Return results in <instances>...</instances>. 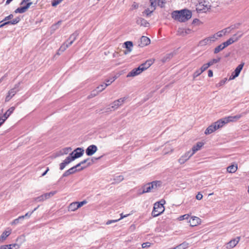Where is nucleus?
<instances>
[{"label": "nucleus", "mask_w": 249, "mask_h": 249, "mask_svg": "<svg viewBox=\"0 0 249 249\" xmlns=\"http://www.w3.org/2000/svg\"><path fill=\"white\" fill-rule=\"evenodd\" d=\"M164 203H165V201L161 200L154 204L153 210L152 212V215L153 217L158 216L163 212L164 211L163 206Z\"/></svg>", "instance_id": "nucleus-1"}, {"label": "nucleus", "mask_w": 249, "mask_h": 249, "mask_svg": "<svg viewBox=\"0 0 249 249\" xmlns=\"http://www.w3.org/2000/svg\"><path fill=\"white\" fill-rule=\"evenodd\" d=\"M161 185V182L160 181H153L151 182L146 183L143 185L142 189V193H149L151 191L152 189H156L158 186Z\"/></svg>", "instance_id": "nucleus-2"}, {"label": "nucleus", "mask_w": 249, "mask_h": 249, "mask_svg": "<svg viewBox=\"0 0 249 249\" xmlns=\"http://www.w3.org/2000/svg\"><path fill=\"white\" fill-rule=\"evenodd\" d=\"M102 157H103V156H100V157H99L98 158H93L92 159V160H92L91 162H88L87 166L81 167L79 169H74V168L73 167L71 168H70L69 169H68V170L66 171L63 173V174L62 175V177H67V176H69V175H70L71 174L75 173L77 171H81V170H83L84 169H85L87 167H88V166L91 165L92 164V163L94 162V161H93L94 160H100Z\"/></svg>", "instance_id": "nucleus-3"}, {"label": "nucleus", "mask_w": 249, "mask_h": 249, "mask_svg": "<svg viewBox=\"0 0 249 249\" xmlns=\"http://www.w3.org/2000/svg\"><path fill=\"white\" fill-rule=\"evenodd\" d=\"M246 114V112H242L240 114H237L235 116H229L228 117H226L223 118L221 119V123H222L223 125H224L225 124H228L229 122H236L241 117L244 116Z\"/></svg>", "instance_id": "nucleus-4"}, {"label": "nucleus", "mask_w": 249, "mask_h": 249, "mask_svg": "<svg viewBox=\"0 0 249 249\" xmlns=\"http://www.w3.org/2000/svg\"><path fill=\"white\" fill-rule=\"evenodd\" d=\"M223 126L221 123V119L218 120L217 121L213 123L211 125L209 126L205 131V134L209 135L214 132L217 129L221 128Z\"/></svg>", "instance_id": "nucleus-5"}, {"label": "nucleus", "mask_w": 249, "mask_h": 249, "mask_svg": "<svg viewBox=\"0 0 249 249\" xmlns=\"http://www.w3.org/2000/svg\"><path fill=\"white\" fill-rule=\"evenodd\" d=\"M196 6V10L198 13H205L211 8L209 2L205 0L199 2Z\"/></svg>", "instance_id": "nucleus-6"}, {"label": "nucleus", "mask_w": 249, "mask_h": 249, "mask_svg": "<svg viewBox=\"0 0 249 249\" xmlns=\"http://www.w3.org/2000/svg\"><path fill=\"white\" fill-rule=\"evenodd\" d=\"M20 83L16 84L14 87L11 89L8 92L7 95L5 97V102H9L11 99L20 90L19 86Z\"/></svg>", "instance_id": "nucleus-7"}, {"label": "nucleus", "mask_w": 249, "mask_h": 249, "mask_svg": "<svg viewBox=\"0 0 249 249\" xmlns=\"http://www.w3.org/2000/svg\"><path fill=\"white\" fill-rule=\"evenodd\" d=\"M216 39H217V38L216 37V35H213L200 40L199 42L198 45L200 46H204L208 44H211L212 43L214 42Z\"/></svg>", "instance_id": "nucleus-8"}, {"label": "nucleus", "mask_w": 249, "mask_h": 249, "mask_svg": "<svg viewBox=\"0 0 249 249\" xmlns=\"http://www.w3.org/2000/svg\"><path fill=\"white\" fill-rule=\"evenodd\" d=\"M179 11L180 12L181 17L183 19V22L188 20L192 16V13L191 11L187 9H182L181 10H179Z\"/></svg>", "instance_id": "nucleus-9"}, {"label": "nucleus", "mask_w": 249, "mask_h": 249, "mask_svg": "<svg viewBox=\"0 0 249 249\" xmlns=\"http://www.w3.org/2000/svg\"><path fill=\"white\" fill-rule=\"evenodd\" d=\"M56 192H51L50 193H45L43 195H42L38 197H35L34 198V200L36 202H41L49 198H50L51 196H53L54 194H55Z\"/></svg>", "instance_id": "nucleus-10"}, {"label": "nucleus", "mask_w": 249, "mask_h": 249, "mask_svg": "<svg viewBox=\"0 0 249 249\" xmlns=\"http://www.w3.org/2000/svg\"><path fill=\"white\" fill-rule=\"evenodd\" d=\"M244 65V63H242L239 64L235 69L234 71L231 73V76L229 78V80H232L237 77L240 74L243 67Z\"/></svg>", "instance_id": "nucleus-11"}, {"label": "nucleus", "mask_w": 249, "mask_h": 249, "mask_svg": "<svg viewBox=\"0 0 249 249\" xmlns=\"http://www.w3.org/2000/svg\"><path fill=\"white\" fill-rule=\"evenodd\" d=\"M26 4L22 7H20L16 9L15 11V13H25L31 6L33 2L31 1H28L25 3Z\"/></svg>", "instance_id": "nucleus-12"}, {"label": "nucleus", "mask_w": 249, "mask_h": 249, "mask_svg": "<svg viewBox=\"0 0 249 249\" xmlns=\"http://www.w3.org/2000/svg\"><path fill=\"white\" fill-rule=\"evenodd\" d=\"M84 150L83 148L78 147L73 152L70 153V156H72L74 159L81 157L84 154Z\"/></svg>", "instance_id": "nucleus-13"}, {"label": "nucleus", "mask_w": 249, "mask_h": 249, "mask_svg": "<svg viewBox=\"0 0 249 249\" xmlns=\"http://www.w3.org/2000/svg\"><path fill=\"white\" fill-rule=\"evenodd\" d=\"M126 99L127 98L124 97L114 101L112 104V105L111 108H113L114 110L118 108L124 104Z\"/></svg>", "instance_id": "nucleus-14"}, {"label": "nucleus", "mask_w": 249, "mask_h": 249, "mask_svg": "<svg viewBox=\"0 0 249 249\" xmlns=\"http://www.w3.org/2000/svg\"><path fill=\"white\" fill-rule=\"evenodd\" d=\"M154 61V59H152L147 60L144 63L140 65L139 67H140V69H141L143 71L149 68L153 64Z\"/></svg>", "instance_id": "nucleus-15"}, {"label": "nucleus", "mask_w": 249, "mask_h": 249, "mask_svg": "<svg viewBox=\"0 0 249 249\" xmlns=\"http://www.w3.org/2000/svg\"><path fill=\"white\" fill-rule=\"evenodd\" d=\"M97 147L95 145H90L86 150V155L88 156H92L97 151Z\"/></svg>", "instance_id": "nucleus-16"}, {"label": "nucleus", "mask_w": 249, "mask_h": 249, "mask_svg": "<svg viewBox=\"0 0 249 249\" xmlns=\"http://www.w3.org/2000/svg\"><path fill=\"white\" fill-rule=\"evenodd\" d=\"M240 239V237L238 236L236 238L231 240L229 241L227 245V249H231L234 247L238 243Z\"/></svg>", "instance_id": "nucleus-17"}, {"label": "nucleus", "mask_w": 249, "mask_h": 249, "mask_svg": "<svg viewBox=\"0 0 249 249\" xmlns=\"http://www.w3.org/2000/svg\"><path fill=\"white\" fill-rule=\"evenodd\" d=\"M193 155V154H192V153H191L190 151L186 153L183 156H181L178 159V162L181 164L184 163Z\"/></svg>", "instance_id": "nucleus-18"}, {"label": "nucleus", "mask_w": 249, "mask_h": 249, "mask_svg": "<svg viewBox=\"0 0 249 249\" xmlns=\"http://www.w3.org/2000/svg\"><path fill=\"white\" fill-rule=\"evenodd\" d=\"M189 222L191 226L194 227L200 224L201 219L198 217L192 216L190 218Z\"/></svg>", "instance_id": "nucleus-19"}, {"label": "nucleus", "mask_w": 249, "mask_h": 249, "mask_svg": "<svg viewBox=\"0 0 249 249\" xmlns=\"http://www.w3.org/2000/svg\"><path fill=\"white\" fill-rule=\"evenodd\" d=\"M172 18L176 20L183 22L179 10L174 11L171 14Z\"/></svg>", "instance_id": "nucleus-20"}, {"label": "nucleus", "mask_w": 249, "mask_h": 249, "mask_svg": "<svg viewBox=\"0 0 249 249\" xmlns=\"http://www.w3.org/2000/svg\"><path fill=\"white\" fill-rule=\"evenodd\" d=\"M142 72V71L139 66L138 68H135L133 69L131 71H130L127 75V77H134L138 74H140Z\"/></svg>", "instance_id": "nucleus-21"}, {"label": "nucleus", "mask_w": 249, "mask_h": 249, "mask_svg": "<svg viewBox=\"0 0 249 249\" xmlns=\"http://www.w3.org/2000/svg\"><path fill=\"white\" fill-rule=\"evenodd\" d=\"M79 33L77 31H76L72 34H71L69 37V38L66 41L68 42V45H70L71 46L73 43V42L76 39Z\"/></svg>", "instance_id": "nucleus-22"}, {"label": "nucleus", "mask_w": 249, "mask_h": 249, "mask_svg": "<svg viewBox=\"0 0 249 249\" xmlns=\"http://www.w3.org/2000/svg\"><path fill=\"white\" fill-rule=\"evenodd\" d=\"M124 45L125 48L126 49V50H125L124 52V53L125 54H127L128 53H130L132 51V48L133 47V42L132 41H127L124 43Z\"/></svg>", "instance_id": "nucleus-23"}, {"label": "nucleus", "mask_w": 249, "mask_h": 249, "mask_svg": "<svg viewBox=\"0 0 249 249\" xmlns=\"http://www.w3.org/2000/svg\"><path fill=\"white\" fill-rule=\"evenodd\" d=\"M140 42L141 44L139 45L141 47H144L150 43V40L145 36H142L141 38Z\"/></svg>", "instance_id": "nucleus-24"}, {"label": "nucleus", "mask_w": 249, "mask_h": 249, "mask_svg": "<svg viewBox=\"0 0 249 249\" xmlns=\"http://www.w3.org/2000/svg\"><path fill=\"white\" fill-rule=\"evenodd\" d=\"M136 23L138 25L143 27H147L149 24L145 19L142 18H138L136 20Z\"/></svg>", "instance_id": "nucleus-25"}, {"label": "nucleus", "mask_w": 249, "mask_h": 249, "mask_svg": "<svg viewBox=\"0 0 249 249\" xmlns=\"http://www.w3.org/2000/svg\"><path fill=\"white\" fill-rule=\"evenodd\" d=\"M204 143L202 142H198L197 143L194 145L192 147V154L194 155L196 151L200 150V148L203 146Z\"/></svg>", "instance_id": "nucleus-26"}, {"label": "nucleus", "mask_w": 249, "mask_h": 249, "mask_svg": "<svg viewBox=\"0 0 249 249\" xmlns=\"http://www.w3.org/2000/svg\"><path fill=\"white\" fill-rule=\"evenodd\" d=\"M11 231H5L0 236V242H2L6 240V238L11 234Z\"/></svg>", "instance_id": "nucleus-27"}, {"label": "nucleus", "mask_w": 249, "mask_h": 249, "mask_svg": "<svg viewBox=\"0 0 249 249\" xmlns=\"http://www.w3.org/2000/svg\"><path fill=\"white\" fill-rule=\"evenodd\" d=\"M15 107H11L8 109L6 112L3 115L2 118L5 119V120L10 116V115L13 112Z\"/></svg>", "instance_id": "nucleus-28"}, {"label": "nucleus", "mask_w": 249, "mask_h": 249, "mask_svg": "<svg viewBox=\"0 0 249 249\" xmlns=\"http://www.w3.org/2000/svg\"><path fill=\"white\" fill-rule=\"evenodd\" d=\"M77 206V202H73L71 203L68 207V211L73 212L78 209L79 208Z\"/></svg>", "instance_id": "nucleus-29"}, {"label": "nucleus", "mask_w": 249, "mask_h": 249, "mask_svg": "<svg viewBox=\"0 0 249 249\" xmlns=\"http://www.w3.org/2000/svg\"><path fill=\"white\" fill-rule=\"evenodd\" d=\"M69 46H70V45H68V43L67 41H66L65 42H64L61 46L59 48L57 53V54L58 55H59L60 54V53H59V52H63L64 51H65L67 48H68Z\"/></svg>", "instance_id": "nucleus-30"}, {"label": "nucleus", "mask_w": 249, "mask_h": 249, "mask_svg": "<svg viewBox=\"0 0 249 249\" xmlns=\"http://www.w3.org/2000/svg\"><path fill=\"white\" fill-rule=\"evenodd\" d=\"M188 245L189 244L188 243L184 242L174 248V249H186L188 247Z\"/></svg>", "instance_id": "nucleus-31"}, {"label": "nucleus", "mask_w": 249, "mask_h": 249, "mask_svg": "<svg viewBox=\"0 0 249 249\" xmlns=\"http://www.w3.org/2000/svg\"><path fill=\"white\" fill-rule=\"evenodd\" d=\"M237 169V166L233 165L228 166L227 168V172L229 173H233L236 171Z\"/></svg>", "instance_id": "nucleus-32"}, {"label": "nucleus", "mask_w": 249, "mask_h": 249, "mask_svg": "<svg viewBox=\"0 0 249 249\" xmlns=\"http://www.w3.org/2000/svg\"><path fill=\"white\" fill-rule=\"evenodd\" d=\"M234 42H236V39H232V38H229L226 41L223 42L222 44L223 45V47L226 48L229 45L232 44Z\"/></svg>", "instance_id": "nucleus-33"}, {"label": "nucleus", "mask_w": 249, "mask_h": 249, "mask_svg": "<svg viewBox=\"0 0 249 249\" xmlns=\"http://www.w3.org/2000/svg\"><path fill=\"white\" fill-rule=\"evenodd\" d=\"M20 20V18L19 17H17L15 19L10 20V21H7V23L8 24H12V25H15L18 23L19 21Z\"/></svg>", "instance_id": "nucleus-34"}, {"label": "nucleus", "mask_w": 249, "mask_h": 249, "mask_svg": "<svg viewBox=\"0 0 249 249\" xmlns=\"http://www.w3.org/2000/svg\"><path fill=\"white\" fill-rule=\"evenodd\" d=\"M109 85V84H103L99 86L96 88V89L98 91V92H100L103 91L105 88Z\"/></svg>", "instance_id": "nucleus-35"}, {"label": "nucleus", "mask_w": 249, "mask_h": 249, "mask_svg": "<svg viewBox=\"0 0 249 249\" xmlns=\"http://www.w3.org/2000/svg\"><path fill=\"white\" fill-rule=\"evenodd\" d=\"M225 48L223 47V44H221L219 45H218L217 47H216L213 51V53L214 54H216L218 53L221 51L223 50Z\"/></svg>", "instance_id": "nucleus-36"}, {"label": "nucleus", "mask_w": 249, "mask_h": 249, "mask_svg": "<svg viewBox=\"0 0 249 249\" xmlns=\"http://www.w3.org/2000/svg\"><path fill=\"white\" fill-rule=\"evenodd\" d=\"M221 60L220 57H218L217 58H214L210 60L208 64L210 66L213 65L214 64L219 62Z\"/></svg>", "instance_id": "nucleus-37"}, {"label": "nucleus", "mask_w": 249, "mask_h": 249, "mask_svg": "<svg viewBox=\"0 0 249 249\" xmlns=\"http://www.w3.org/2000/svg\"><path fill=\"white\" fill-rule=\"evenodd\" d=\"M242 36V33L240 31H238L236 34L233 35L232 37L230 38H232V39H236V41H237Z\"/></svg>", "instance_id": "nucleus-38"}, {"label": "nucleus", "mask_w": 249, "mask_h": 249, "mask_svg": "<svg viewBox=\"0 0 249 249\" xmlns=\"http://www.w3.org/2000/svg\"><path fill=\"white\" fill-rule=\"evenodd\" d=\"M123 179H124V177L122 175L116 176L114 178V183H119L121 181H122Z\"/></svg>", "instance_id": "nucleus-39"}, {"label": "nucleus", "mask_w": 249, "mask_h": 249, "mask_svg": "<svg viewBox=\"0 0 249 249\" xmlns=\"http://www.w3.org/2000/svg\"><path fill=\"white\" fill-rule=\"evenodd\" d=\"M61 22H62V21L59 20L57 23L52 25L51 27V30L53 31H55L56 29H57L58 28L59 26L61 25Z\"/></svg>", "instance_id": "nucleus-40"}, {"label": "nucleus", "mask_w": 249, "mask_h": 249, "mask_svg": "<svg viewBox=\"0 0 249 249\" xmlns=\"http://www.w3.org/2000/svg\"><path fill=\"white\" fill-rule=\"evenodd\" d=\"M24 219V216H19L18 218L17 219H15V220H14L12 222V225H17L19 223V221L20 220H22Z\"/></svg>", "instance_id": "nucleus-41"}, {"label": "nucleus", "mask_w": 249, "mask_h": 249, "mask_svg": "<svg viewBox=\"0 0 249 249\" xmlns=\"http://www.w3.org/2000/svg\"><path fill=\"white\" fill-rule=\"evenodd\" d=\"M99 93V92H98V91L96 89H95V90H93V91H91V93L89 96V98H92V97L96 96Z\"/></svg>", "instance_id": "nucleus-42"}, {"label": "nucleus", "mask_w": 249, "mask_h": 249, "mask_svg": "<svg viewBox=\"0 0 249 249\" xmlns=\"http://www.w3.org/2000/svg\"><path fill=\"white\" fill-rule=\"evenodd\" d=\"M209 67H210V66L209 65L208 63L204 64V65H203V66L201 67V68L200 69V72H203L205 70H206Z\"/></svg>", "instance_id": "nucleus-43"}, {"label": "nucleus", "mask_w": 249, "mask_h": 249, "mask_svg": "<svg viewBox=\"0 0 249 249\" xmlns=\"http://www.w3.org/2000/svg\"><path fill=\"white\" fill-rule=\"evenodd\" d=\"M190 217V215L189 214H185L183 215H181L178 217L179 220H183L185 219H188Z\"/></svg>", "instance_id": "nucleus-44"}, {"label": "nucleus", "mask_w": 249, "mask_h": 249, "mask_svg": "<svg viewBox=\"0 0 249 249\" xmlns=\"http://www.w3.org/2000/svg\"><path fill=\"white\" fill-rule=\"evenodd\" d=\"M116 77L114 76L110 79H107L105 80L106 83L105 84H109L110 85L113 81L115 80Z\"/></svg>", "instance_id": "nucleus-45"}, {"label": "nucleus", "mask_w": 249, "mask_h": 249, "mask_svg": "<svg viewBox=\"0 0 249 249\" xmlns=\"http://www.w3.org/2000/svg\"><path fill=\"white\" fill-rule=\"evenodd\" d=\"M75 159L72 156H70V155L66 158V159L64 160L69 164L71 162L74 160Z\"/></svg>", "instance_id": "nucleus-46"}, {"label": "nucleus", "mask_w": 249, "mask_h": 249, "mask_svg": "<svg viewBox=\"0 0 249 249\" xmlns=\"http://www.w3.org/2000/svg\"><path fill=\"white\" fill-rule=\"evenodd\" d=\"M63 0H53L52 1V5L53 7H55Z\"/></svg>", "instance_id": "nucleus-47"}, {"label": "nucleus", "mask_w": 249, "mask_h": 249, "mask_svg": "<svg viewBox=\"0 0 249 249\" xmlns=\"http://www.w3.org/2000/svg\"><path fill=\"white\" fill-rule=\"evenodd\" d=\"M68 164V163H67V162L65 160H64L59 165H60V167H59L60 169L61 170H63L65 168V167H66V166Z\"/></svg>", "instance_id": "nucleus-48"}, {"label": "nucleus", "mask_w": 249, "mask_h": 249, "mask_svg": "<svg viewBox=\"0 0 249 249\" xmlns=\"http://www.w3.org/2000/svg\"><path fill=\"white\" fill-rule=\"evenodd\" d=\"M153 10L150 11L149 9L147 8L143 11V13L145 14L146 15V16L148 17L151 15V14L153 12Z\"/></svg>", "instance_id": "nucleus-49"}, {"label": "nucleus", "mask_w": 249, "mask_h": 249, "mask_svg": "<svg viewBox=\"0 0 249 249\" xmlns=\"http://www.w3.org/2000/svg\"><path fill=\"white\" fill-rule=\"evenodd\" d=\"M202 72H200V70H196L193 74L194 78H195L200 75Z\"/></svg>", "instance_id": "nucleus-50"}, {"label": "nucleus", "mask_w": 249, "mask_h": 249, "mask_svg": "<svg viewBox=\"0 0 249 249\" xmlns=\"http://www.w3.org/2000/svg\"><path fill=\"white\" fill-rule=\"evenodd\" d=\"M71 150V147L65 148L63 149L62 154H67Z\"/></svg>", "instance_id": "nucleus-51"}, {"label": "nucleus", "mask_w": 249, "mask_h": 249, "mask_svg": "<svg viewBox=\"0 0 249 249\" xmlns=\"http://www.w3.org/2000/svg\"><path fill=\"white\" fill-rule=\"evenodd\" d=\"M150 2V6L154 7L153 10H155L156 6V0H149Z\"/></svg>", "instance_id": "nucleus-52"}, {"label": "nucleus", "mask_w": 249, "mask_h": 249, "mask_svg": "<svg viewBox=\"0 0 249 249\" xmlns=\"http://www.w3.org/2000/svg\"><path fill=\"white\" fill-rule=\"evenodd\" d=\"M78 207L79 208L83 206L84 205L87 204V201L86 200H83L81 202H77Z\"/></svg>", "instance_id": "nucleus-53"}, {"label": "nucleus", "mask_w": 249, "mask_h": 249, "mask_svg": "<svg viewBox=\"0 0 249 249\" xmlns=\"http://www.w3.org/2000/svg\"><path fill=\"white\" fill-rule=\"evenodd\" d=\"M14 16L13 14H10L9 16L6 17L3 20V21H7L8 20L12 19L13 18Z\"/></svg>", "instance_id": "nucleus-54"}, {"label": "nucleus", "mask_w": 249, "mask_h": 249, "mask_svg": "<svg viewBox=\"0 0 249 249\" xmlns=\"http://www.w3.org/2000/svg\"><path fill=\"white\" fill-rule=\"evenodd\" d=\"M158 0V5L160 6L161 8H162L164 6V3H165V1H163L162 0Z\"/></svg>", "instance_id": "nucleus-55"}, {"label": "nucleus", "mask_w": 249, "mask_h": 249, "mask_svg": "<svg viewBox=\"0 0 249 249\" xmlns=\"http://www.w3.org/2000/svg\"><path fill=\"white\" fill-rule=\"evenodd\" d=\"M151 245V243H149V242H145V243H143L142 245V248L144 249V248H147L148 247H149Z\"/></svg>", "instance_id": "nucleus-56"}, {"label": "nucleus", "mask_w": 249, "mask_h": 249, "mask_svg": "<svg viewBox=\"0 0 249 249\" xmlns=\"http://www.w3.org/2000/svg\"><path fill=\"white\" fill-rule=\"evenodd\" d=\"M215 35H216V37L217 38V37H222L224 35V30H222L220 31H219Z\"/></svg>", "instance_id": "nucleus-57"}, {"label": "nucleus", "mask_w": 249, "mask_h": 249, "mask_svg": "<svg viewBox=\"0 0 249 249\" xmlns=\"http://www.w3.org/2000/svg\"><path fill=\"white\" fill-rule=\"evenodd\" d=\"M119 220V219H116V220H108L107 222H106V225H109V224H111L113 223H115L117 221H118Z\"/></svg>", "instance_id": "nucleus-58"}, {"label": "nucleus", "mask_w": 249, "mask_h": 249, "mask_svg": "<svg viewBox=\"0 0 249 249\" xmlns=\"http://www.w3.org/2000/svg\"><path fill=\"white\" fill-rule=\"evenodd\" d=\"M203 197V195L200 193L199 192L197 195L196 196V199L197 200H201Z\"/></svg>", "instance_id": "nucleus-59"}, {"label": "nucleus", "mask_w": 249, "mask_h": 249, "mask_svg": "<svg viewBox=\"0 0 249 249\" xmlns=\"http://www.w3.org/2000/svg\"><path fill=\"white\" fill-rule=\"evenodd\" d=\"M5 25H8L7 21L5 22V21H3V20H2L0 22V28L3 27Z\"/></svg>", "instance_id": "nucleus-60"}, {"label": "nucleus", "mask_w": 249, "mask_h": 249, "mask_svg": "<svg viewBox=\"0 0 249 249\" xmlns=\"http://www.w3.org/2000/svg\"><path fill=\"white\" fill-rule=\"evenodd\" d=\"M223 30H224V35H225L226 33H229L231 31L230 30V28H229V27L223 29Z\"/></svg>", "instance_id": "nucleus-61"}, {"label": "nucleus", "mask_w": 249, "mask_h": 249, "mask_svg": "<svg viewBox=\"0 0 249 249\" xmlns=\"http://www.w3.org/2000/svg\"><path fill=\"white\" fill-rule=\"evenodd\" d=\"M208 75L209 77H212L213 76V72L212 70H209L208 71Z\"/></svg>", "instance_id": "nucleus-62"}, {"label": "nucleus", "mask_w": 249, "mask_h": 249, "mask_svg": "<svg viewBox=\"0 0 249 249\" xmlns=\"http://www.w3.org/2000/svg\"><path fill=\"white\" fill-rule=\"evenodd\" d=\"M32 213L33 212H28L24 215H22V216H24V218L25 217H29Z\"/></svg>", "instance_id": "nucleus-63"}, {"label": "nucleus", "mask_w": 249, "mask_h": 249, "mask_svg": "<svg viewBox=\"0 0 249 249\" xmlns=\"http://www.w3.org/2000/svg\"><path fill=\"white\" fill-rule=\"evenodd\" d=\"M12 248H16V249H18L20 248V245L17 244H12Z\"/></svg>", "instance_id": "nucleus-64"}]
</instances>
